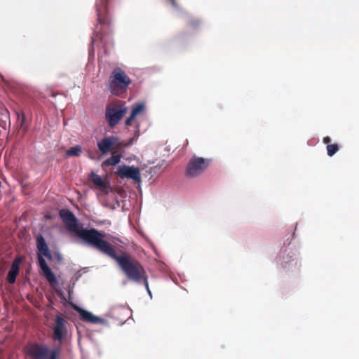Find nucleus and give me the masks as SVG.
<instances>
[{"label": "nucleus", "mask_w": 359, "mask_h": 359, "mask_svg": "<svg viewBox=\"0 0 359 359\" xmlns=\"http://www.w3.org/2000/svg\"><path fill=\"white\" fill-rule=\"evenodd\" d=\"M79 236L89 246L114 259L129 280L141 284L147 278L144 269L138 262L132 261L126 255L118 256L114 248L104 240V234L100 231L94 228L83 229Z\"/></svg>", "instance_id": "nucleus-1"}, {"label": "nucleus", "mask_w": 359, "mask_h": 359, "mask_svg": "<svg viewBox=\"0 0 359 359\" xmlns=\"http://www.w3.org/2000/svg\"><path fill=\"white\" fill-rule=\"evenodd\" d=\"M36 247L38 251V264L41 271V273L50 283H57V280L55 275L43 257H46L48 260H52L53 259L48 245L41 235L38 236L36 238Z\"/></svg>", "instance_id": "nucleus-2"}, {"label": "nucleus", "mask_w": 359, "mask_h": 359, "mask_svg": "<svg viewBox=\"0 0 359 359\" xmlns=\"http://www.w3.org/2000/svg\"><path fill=\"white\" fill-rule=\"evenodd\" d=\"M130 83V77L122 69L117 67L109 78L107 88L111 95L118 96L127 91Z\"/></svg>", "instance_id": "nucleus-3"}, {"label": "nucleus", "mask_w": 359, "mask_h": 359, "mask_svg": "<svg viewBox=\"0 0 359 359\" xmlns=\"http://www.w3.org/2000/svg\"><path fill=\"white\" fill-rule=\"evenodd\" d=\"M25 350L31 359H60V351L58 348L50 349L45 344L31 343Z\"/></svg>", "instance_id": "nucleus-4"}, {"label": "nucleus", "mask_w": 359, "mask_h": 359, "mask_svg": "<svg viewBox=\"0 0 359 359\" xmlns=\"http://www.w3.org/2000/svg\"><path fill=\"white\" fill-rule=\"evenodd\" d=\"M278 263L285 271L297 270L301 266L299 253L296 249L287 247L280 255Z\"/></svg>", "instance_id": "nucleus-5"}, {"label": "nucleus", "mask_w": 359, "mask_h": 359, "mask_svg": "<svg viewBox=\"0 0 359 359\" xmlns=\"http://www.w3.org/2000/svg\"><path fill=\"white\" fill-rule=\"evenodd\" d=\"M211 159L193 156L187 166L186 175L189 178L200 176L210 165Z\"/></svg>", "instance_id": "nucleus-6"}, {"label": "nucleus", "mask_w": 359, "mask_h": 359, "mask_svg": "<svg viewBox=\"0 0 359 359\" xmlns=\"http://www.w3.org/2000/svg\"><path fill=\"white\" fill-rule=\"evenodd\" d=\"M98 149L104 156L109 153H123L122 140L117 136L110 135L102 138L97 143Z\"/></svg>", "instance_id": "nucleus-7"}, {"label": "nucleus", "mask_w": 359, "mask_h": 359, "mask_svg": "<svg viewBox=\"0 0 359 359\" xmlns=\"http://www.w3.org/2000/svg\"><path fill=\"white\" fill-rule=\"evenodd\" d=\"M72 307L79 313L81 320L84 323L91 325H100L104 327H109L111 325V320L108 318L109 317V315H106V317L103 318L95 316L92 312L79 306L73 305Z\"/></svg>", "instance_id": "nucleus-8"}, {"label": "nucleus", "mask_w": 359, "mask_h": 359, "mask_svg": "<svg viewBox=\"0 0 359 359\" xmlns=\"http://www.w3.org/2000/svg\"><path fill=\"white\" fill-rule=\"evenodd\" d=\"M59 215L68 230L71 232L77 233L78 236L84 241L79 236L80 232H81L84 229L79 230L80 223L73 212L68 209H62L59 212Z\"/></svg>", "instance_id": "nucleus-9"}, {"label": "nucleus", "mask_w": 359, "mask_h": 359, "mask_svg": "<svg viewBox=\"0 0 359 359\" xmlns=\"http://www.w3.org/2000/svg\"><path fill=\"white\" fill-rule=\"evenodd\" d=\"M127 112V107L119 106L118 107H107L105 110V118L111 128H114L121 120Z\"/></svg>", "instance_id": "nucleus-10"}, {"label": "nucleus", "mask_w": 359, "mask_h": 359, "mask_svg": "<svg viewBox=\"0 0 359 359\" xmlns=\"http://www.w3.org/2000/svg\"><path fill=\"white\" fill-rule=\"evenodd\" d=\"M117 174L121 178L131 179L137 183L141 182V175L140 169L134 165H119Z\"/></svg>", "instance_id": "nucleus-11"}, {"label": "nucleus", "mask_w": 359, "mask_h": 359, "mask_svg": "<svg viewBox=\"0 0 359 359\" xmlns=\"http://www.w3.org/2000/svg\"><path fill=\"white\" fill-rule=\"evenodd\" d=\"M110 0H96L95 6L97 21L100 25H107L109 22L108 6Z\"/></svg>", "instance_id": "nucleus-12"}, {"label": "nucleus", "mask_w": 359, "mask_h": 359, "mask_svg": "<svg viewBox=\"0 0 359 359\" xmlns=\"http://www.w3.org/2000/svg\"><path fill=\"white\" fill-rule=\"evenodd\" d=\"M21 259L20 258L15 259L11 264V269L8 273L7 280L10 284H13L15 282L16 277L20 271V263Z\"/></svg>", "instance_id": "nucleus-13"}, {"label": "nucleus", "mask_w": 359, "mask_h": 359, "mask_svg": "<svg viewBox=\"0 0 359 359\" xmlns=\"http://www.w3.org/2000/svg\"><path fill=\"white\" fill-rule=\"evenodd\" d=\"M18 116V124L19 126V133H21V135L23 136L28 130V122L27 120V117L23 113L18 112L17 114Z\"/></svg>", "instance_id": "nucleus-14"}, {"label": "nucleus", "mask_w": 359, "mask_h": 359, "mask_svg": "<svg viewBox=\"0 0 359 359\" xmlns=\"http://www.w3.org/2000/svg\"><path fill=\"white\" fill-rule=\"evenodd\" d=\"M124 153H114V151L111 153V156L107 158L103 163V166L116 165L121 161Z\"/></svg>", "instance_id": "nucleus-15"}, {"label": "nucleus", "mask_w": 359, "mask_h": 359, "mask_svg": "<svg viewBox=\"0 0 359 359\" xmlns=\"http://www.w3.org/2000/svg\"><path fill=\"white\" fill-rule=\"evenodd\" d=\"M64 325V318L61 316H57L55 318V325L53 328L54 337H63Z\"/></svg>", "instance_id": "nucleus-16"}, {"label": "nucleus", "mask_w": 359, "mask_h": 359, "mask_svg": "<svg viewBox=\"0 0 359 359\" xmlns=\"http://www.w3.org/2000/svg\"><path fill=\"white\" fill-rule=\"evenodd\" d=\"M189 38L190 35L187 32H182L175 36L172 38V41L178 46L182 47L187 43Z\"/></svg>", "instance_id": "nucleus-17"}, {"label": "nucleus", "mask_w": 359, "mask_h": 359, "mask_svg": "<svg viewBox=\"0 0 359 359\" xmlns=\"http://www.w3.org/2000/svg\"><path fill=\"white\" fill-rule=\"evenodd\" d=\"M168 5L171 7L172 11L177 15L182 14L183 11L181 9L177 0H165Z\"/></svg>", "instance_id": "nucleus-18"}, {"label": "nucleus", "mask_w": 359, "mask_h": 359, "mask_svg": "<svg viewBox=\"0 0 359 359\" xmlns=\"http://www.w3.org/2000/svg\"><path fill=\"white\" fill-rule=\"evenodd\" d=\"M93 182L97 187H98L102 191H106L108 188L107 184L99 175H94L93 176Z\"/></svg>", "instance_id": "nucleus-19"}, {"label": "nucleus", "mask_w": 359, "mask_h": 359, "mask_svg": "<svg viewBox=\"0 0 359 359\" xmlns=\"http://www.w3.org/2000/svg\"><path fill=\"white\" fill-rule=\"evenodd\" d=\"M99 40L102 41V36L101 34L97 32V33L94 34V35L91 39V44H90V49H89L90 57L94 56V54H95L94 43H96L97 41H98Z\"/></svg>", "instance_id": "nucleus-20"}, {"label": "nucleus", "mask_w": 359, "mask_h": 359, "mask_svg": "<svg viewBox=\"0 0 359 359\" xmlns=\"http://www.w3.org/2000/svg\"><path fill=\"white\" fill-rule=\"evenodd\" d=\"M82 152V148L79 145L71 147L66 151L67 156H79Z\"/></svg>", "instance_id": "nucleus-21"}, {"label": "nucleus", "mask_w": 359, "mask_h": 359, "mask_svg": "<svg viewBox=\"0 0 359 359\" xmlns=\"http://www.w3.org/2000/svg\"><path fill=\"white\" fill-rule=\"evenodd\" d=\"M145 105L143 102H139L135 104H133L132 107L131 114L134 116H137L140 114L144 109Z\"/></svg>", "instance_id": "nucleus-22"}, {"label": "nucleus", "mask_w": 359, "mask_h": 359, "mask_svg": "<svg viewBox=\"0 0 359 359\" xmlns=\"http://www.w3.org/2000/svg\"><path fill=\"white\" fill-rule=\"evenodd\" d=\"M338 151L339 146L337 144L327 145V152L329 156H333Z\"/></svg>", "instance_id": "nucleus-23"}, {"label": "nucleus", "mask_w": 359, "mask_h": 359, "mask_svg": "<svg viewBox=\"0 0 359 359\" xmlns=\"http://www.w3.org/2000/svg\"><path fill=\"white\" fill-rule=\"evenodd\" d=\"M202 22L200 19L198 18H191L189 20V25L192 27V28H194V29H196L198 28L201 25Z\"/></svg>", "instance_id": "nucleus-24"}, {"label": "nucleus", "mask_w": 359, "mask_h": 359, "mask_svg": "<svg viewBox=\"0 0 359 359\" xmlns=\"http://www.w3.org/2000/svg\"><path fill=\"white\" fill-rule=\"evenodd\" d=\"M137 137H133L132 138H130L128 142H125L123 140H122V144H123V153H125V149L129 147H130L133 142L135 141V140L136 139Z\"/></svg>", "instance_id": "nucleus-25"}, {"label": "nucleus", "mask_w": 359, "mask_h": 359, "mask_svg": "<svg viewBox=\"0 0 359 359\" xmlns=\"http://www.w3.org/2000/svg\"><path fill=\"white\" fill-rule=\"evenodd\" d=\"M142 283L144 285L145 288H146V290H147V291L150 298H152V294H151V290L149 289V283H148L147 278L145 280H144L142 282Z\"/></svg>", "instance_id": "nucleus-26"}, {"label": "nucleus", "mask_w": 359, "mask_h": 359, "mask_svg": "<svg viewBox=\"0 0 359 359\" xmlns=\"http://www.w3.org/2000/svg\"><path fill=\"white\" fill-rule=\"evenodd\" d=\"M135 118V116H133V114H130V115L126 118L125 121V124L126 126H130L132 123V121Z\"/></svg>", "instance_id": "nucleus-27"}, {"label": "nucleus", "mask_w": 359, "mask_h": 359, "mask_svg": "<svg viewBox=\"0 0 359 359\" xmlns=\"http://www.w3.org/2000/svg\"><path fill=\"white\" fill-rule=\"evenodd\" d=\"M332 140L330 137L327 136L323 138V143L326 144L327 145L330 144Z\"/></svg>", "instance_id": "nucleus-28"}, {"label": "nucleus", "mask_w": 359, "mask_h": 359, "mask_svg": "<svg viewBox=\"0 0 359 359\" xmlns=\"http://www.w3.org/2000/svg\"><path fill=\"white\" fill-rule=\"evenodd\" d=\"M72 293H73V288L69 286V289H68V296H69L68 299H69V300H70L72 299L71 297H72Z\"/></svg>", "instance_id": "nucleus-29"}, {"label": "nucleus", "mask_w": 359, "mask_h": 359, "mask_svg": "<svg viewBox=\"0 0 359 359\" xmlns=\"http://www.w3.org/2000/svg\"><path fill=\"white\" fill-rule=\"evenodd\" d=\"M162 166V164L156 165V166L151 167V170H159Z\"/></svg>", "instance_id": "nucleus-30"}, {"label": "nucleus", "mask_w": 359, "mask_h": 359, "mask_svg": "<svg viewBox=\"0 0 359 359\" xmlns=\"http://www.w3.org/2000/svg\"><path fill=\"white\" fill-rule=\"evenodd\" d=\"M156 170H151V168H150L149 169V170H148V172H149V174L156 173Z\"/></svg>", "instance_id": "nucleus-31"}, {"label": "nucleus", "mask_w": 359, "mask_h": 359, "mask_svg": "<svg viewBox=\"0 0 359 359\" xmlns=\"http://www.w3.org/2000/svg\"><path fill=\"white\" fill-rule=\"evenodd\" d=\"M77 280H78V278H76V280H74V281L72 282V285H69V287H71L74 288V285H75V283H76V281Z\"/></svg>", "instance_id": "nucleus-32"}, {"label": "nucleus", "mask_w": 359, "mask_h": 359, "mask_svg": "<svg viewBox=\"0 0 359 359\" xmlns=\"http://www.w3.org/2000/svg\"><path fill=\"white\" fill-rule=\"evenodd\" d=\"M60 296L65 300H67L66 297H65V294L62 292H60Z\"/></svg>", "instance_id": "nucleus-33"}, {"label": "nucleus", "mask_w": 359, "mask_h": 359, "mask_svg": "<svg viewBox=\"0 0 359 359\" xmlns=\"http://www.w3.org/2000/svg\"><path fill=\"white\" fill-rule=\"evenodd\" d=\"M104 206H106V207H109V208H110L111 209H112V210H114V209H115V208H116L114 205H112V206L111 207V206L108 205L107 204H105V205H104Z\"/></svg>", "instance_id": "nucleus-34"}, {"label": "nucleus", "mask_w": 359, "mask_h": 359, "mask_svg": "<svg viewBox=\"0 0 359 359\" xmlns=\"http://www.w3.org/2000/svg\"><path fill=\"white\" fill-rule=\"evenodd\" d=\"M56 339H58V341H59V342H60V343H62V341H63V339H64L65 338L59 337V338H56Z\"/></svg>", "instance_id": "nucleus-35"}, {"label": "nucleus", "mask_w": 359, "mask_h": 359, "mask_svg": "<svg viewBox=\"0 0 359 359\" xmlns=\"http://www.w3.org/2000/svg\"><path fill=\"white\" fill-rule=\"evenodd\" d=\"M0 77H1V75L0 74Z\"/></svg>", "instance_id": "nucleus-36"}]
</instances>
